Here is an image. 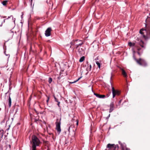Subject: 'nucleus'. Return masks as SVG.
I'll return each mask as SVG.
<instances>
[{"label":"nucleus","mask_w":150,"mask_h":150,"mask_svg":"<svg viewBox=\"0 0 150 150\" xmlns=\"http://www.w3.org/2000/svg\"><path fill=\"white\" fill-rule=\"evenodd\" d=\"M52 81V79L50 77L49 78L48 82L49 83H51Z\"/></svg>","instance_id":"393cba45"},{"label":"nucleus","mask_w":150,"mask_h":150,"mask_svg":"<svg viewBox=\"0 0 150 150\" xmlns=\"http://www.w3.org/2000/svg\"><path fill=\"white\" fill-rule=\"evenodd\" d=\"M107 148L108 149V150H118V146L117 144H108L107 145Z\"/></svg>","instance_id":"7ed1b4c3"},{"label":"nucleus","mask_w":150,"mask_h":150,"mask_svg":"<svg viewBox=\"0 0 150 150\" xmlns=\"http://www.w3.org/2000/svg\"><path fill=\"white\" fill-rule=\"evenodd\" d=\"M57 78L59 80L60 79V76H58L57 77Z\"/></svg>","instance_id":"e433bc0d"},{"label":"nucleus","mask_w":150,"mask_h":150,"mask_svg":"<svg viewBox=\"0 0 150 150\" xmlns=\"http://www.w3.org/2000/svg\"><path fill=\"white\" fill-rule=\"evenodd\" d=\"M31 6L32 7V0H31Z\"/></svg>","instance_id":"4c0bfd02"},{"label":"nucleus","mask_w":150,"mask_h":150,"mask_svg":"<svg viewBox=\"0 0 150 150\" xmlns=\"http://www.w3.org/2000/svg\"><path fill=\"white\" fill-rule=\"evenodd\" d=\"M127 150H128V149H126Z\"/></svg>","instance_id":"864d4df0"},{"label":"nucleus","mask_w":150,"mask_h":150,"mask_svg":"<svg viewBox=\"0 0 150 150\" xmlns=\"http://www.w3.org/2000/svg\"><path fill=\"white\" fill-rule=\"evenodd\" d=\"M11 119H12V120H13V118H11Z\"/></svg>","instance_id":"8fccbe9b"},{"label":"nucleus","mask_w":150,"mask_h":150,"mask_svg":"<svg viewBox=\"0 0 150 150\" xmlns=\"http://www.w3.org/2000/svg\"><path fill=\"white\" fill-rule=\"evenodd\" d=\"M88 66L87 67L86 69V70L88 72L91 70V66L90 64L89 65L88 64Z\"/></svg>","instance_id":"ddd939ff"},{"label":"nucleus","mask_w":150,"mask_h":150,"mask_svg":"<svg viewBox=\"0 0 150 150\" xmlns=\"http://www.w3.org/2000/svg\"><path fill=\"white\" fill-rule=\"evenodd\" d=\"M10 36L11 35V36H12L13 34V32L11 30L10 31Z\"/></svg>","instance_id":"bb28decb"},{"label":"nucleus","mask_w":150,"mask_h":150,"mask_svg":"<svg viewBox=\"0 0 150 150\" xmlns=\"http://www.w3.org/2000/svg\"><path fill=\"white\" fill-rule=\"evenodd\" d=\"M111 94V92H110L109 94H107L106 95V97H108Z\"/></svg>","instance_id":"c756f323"},{"label":"nucleus","mask_w":150,"mask_h":150,"mask_svg":"<svg viewBox=\"0 0 150 150\" xmlns=\"http://www.w3.org/2000/svg\"><path fill=\"white\" fill-rule=\"evenodd\" d=\"M112 97L114 98L115 96L117 95H119L120 94V92L118 90H115L113 87H112Z\"/></svg>","instance_id":"0eeeda50"},{"label":"nucleus","mask_w":150,"mask_h":150,"mask_svg":"<svg viewBox=\"0 0 150 150\" xmlns=\"http://www.w3.org/2000/svg\"><path fill=\"white\" fill-rule=\"evenodd\" d=\"M52 30L51 28L49 27L48 28L45 30V34L46 37H48L50 35V32Z\"/></svg>","instance_id":"1a4fd4ad"},{"label":"nucleus","mask_w":150,"mask_h":150,"mask_svg":"<svg viewBox=\"0 0 150 150\" xmlns=\"http://www.w3.org/2000/svg\"><path fill=\"white\" fill-rule=\"evenodd\" d=\"M127 150H128V149H126Z\"/></svg>","instance_id":"603ef678"},{"label":"nucleus","mask_w":150,"mask_h":150,"mask_svg":"<svg viewBox=\"0 0 150 150\" xmlns=\"http://www.w3.org/2000/svg\"><path fill=\"white\" fill-rule=\"evenodd\" d=\"M122 101V100H120L118 102L117 104L116 105V108H119L120 107V104Z\"/></svg>","instance_id":"4468645a"},{"label":"nucleus","mask_w":150,"mask_h":150,"mask_svg":"<svg viewBox=\"0 0 150 150\" xmlns=\"http://www.w3.org/2000/svg\"><path fill=\"white\" fill-rule=\"evenodd\" d=\"M74 134H75V132H74Z\"/></svg>","instance_id":"4d7b16f0"},{"label":"nucleus","mask_w":150,"mask_h":150,"mask_svg":"<svg viewBox=\"0 0 150 150\" xmlns=\"http://www.w3.org/2000/svg\"><path fill=\"white\" fill-rule=\"evenodd\" d=\"M147 18H150V17H147Z\"/></svg>","instance_id":"5fc2aeb1"},{"label":"nucleus","mask_w":150,"mask_h":150,"mask_svg":"<svg viewBox=\"0 0 150 150\" xmlns=\"http://www.w3.org/2000/svg\"><path fill=\"white\" fill-rule=\"evenodd\" d=\"M110 114H109L108 116L107 117H106V119H108L109 118V117H110Z\"/></svg>","instance_id":"473e14b6"},{"label":"nucleus","mask_w":150,"mask_h":150,"mask_svg":"<svg viewBox=\"0 0 150 150\" xmlns=\"http://www.w3.org/2000/svg\"><path fill=\"white\" fill-rule=\"evenodd\" d=\"M10 86L11 85V81H10Z\"/></svg>","instance_id":"c03bdc74"},{"label":"nucleus","mask_w":150,"mask_h":150,"mask_svg":"<svg viewBox=\"0 0 150 150\" xmlns=\"http://www.w3.org/2000/svg\"><path fill=\"white\" fill-rule=\"evenodd\" d=\"M78 53L80 56H81L84 53L83 50L82 48H79L78 50Z\"/></svg>","instance_id":"9b49d317"},{"label":"nucleus","mask_w":150,"mask_h":150,"mask_svg":"<svg viewBox=\"0 0 150 150\" xmlns=\"http://www.w3.org/2000/svg\"><path fill=\"white\" fill-rule=\"evenodd\" d=\"M121 70L122 71V74L125 77H127V74L125 70L122 68H121Z\"/></svg>","instance_id":"f8f14e48"},{"label":"nucleus","mask_w":150,"mask_h":150,"mask_svg":"<svg viewBox=\"0 0 150 150\" xmlns=\"http://www.w3.org/2000/svg\"><path fill=\"white\" fill-rule=\"evenodd\" d=\"M9 129V127L8 129H6V131H8V129Z\"/></svg>","instance_id":"a19ab883"},{"label":"nucleus","mask_w":150,"mask_h":150,"mask_svg":"<svg viewBox=\"0 0 150 150\" xmlns=\"http://www.w3.org/2000/svg\"><path fill=\"white\" fill-rule=\"evenodd\" d=\"M114 103L113 102H112L110 103V107H113L114 108Z\"/></svg>","instance_id":"a211bd4d"},{"label":"nucleus","mask_w":150,"mask_h":150,"mask_svg":"<svg viewBox=\"0 0 150 150\" xmlns=\"http://www.w3.org/2000/svg\"><path fill=\"white\" fill-rule=\"evenodd\" d=\"M35 111L36 112H37H37L36 110L35 109Z\"/></svg>","instance_id":"37998d69"},{"label":"nucleus","mask_w":150,"mask_h":150,"mask_svg":"<svg viewBox=\"0 0 150 150\" xmlns=\"http://www.w3.org/2000/svg\"><path fill=\"white\" fill-rule=\"evenodd\" d=\"M8 18H9V16H8Z\"/></svg>","instance_id":"6e6d98bb"},{"label":"nucleus","mask_w":150,"mask_h":150,"mask_svg":"<svg viewBox=\"0 0 150 150\" xmlns=\"http://www.w3.org/2000/svg\"><path fill=\"white\" fill-rule=\"evenodd\" d=\"M22 15L21 16V18H23V12L22 13Z\"/></svg>","instance_id":"72a5a7b5"},{"label":"nucleus","mask_w":150,"mask_h":150,"mask_svg":"<svg viewBox=\"0 0 150 150\" xmlns=\"http://www.w3.org/2000/svg\"><path fill=\"white\" fill-rule=\"evenodd\" d=\"M137 62L142 66L145 67L147 65V63L145 61L141 58L139 59V60H137Z\"/></svg>","instance_id":"423d86ee"},{"label":"nucleus","mask_w":150,"mask_h":150,"mask_svg":"<svg viewBox=\"0 0 150 150\" xmlns=\"http://www.w3.org/2000/svg\"><path fill=\"white\" fill-rule=\"evenodd\" d=\"M11 98H10V107L11 106Z\"/></svg>","instance_id":"f704fd0d"},{"label":"nucleus","mask_w":150,"mask_h":150,"mask_svg":"<svg viewBox=\"0 0 150 150\" xmlns=\"http://www.w3.org/2000/svg\"><path fill=\"white\" fill-rule=\"evenodd\" d=\"M9 90L5 95V99L7 101H8V105L9 106Z\"/></svg>","instance_id":"6e6552de"},{"label":"nucleus","mask_w":150,"mask_h":150,"mask_svg":"<svg viewBox=\"0 0 150 150\" xmlns=\"http://www.w3.org/2000/svg\"><path fill=\"white\" fill-rule=\"evenodd\" d=\"M32 150H36V147L39 146L40 143V141L38 138L35 135H33L32 138Z\"/></svg>","instance_id":"f03ea898"},{"label":"nucleus","mask_w":150,"mask_h":150,"mask_svg":"<svg viewBox=\"0 0 150 150\" xmlns=\"http://www.w3.org/2000/svg\"><path fill=\"white\" fill-rule=\"evenodd\" d=\"M114 108L110 107V108L109 109V113H111V112H112L113 111V110H114Z\"/></svg>","instance_id":"5701e85b"},{"label":"nucleus","mask_w":150,"mask_h":150,"mask_svg":"<svg viewBox=\"0 0 150 150\" xmlns=\"http://www.w3.org/2000/svg\"><path fill=\"white\" fill-rule=\"evenodd\" d=\"M128 45L130 46V47H132V46H134L135 45V43H132V42H129L128 43Z\"/></svg>","instance_id":"2eb2a0df"},{"label":"nucleus","mask_w":150,"mask_h":150,"mask_svg":"<svg viewBox=\"0 0 150 150\" xmlns=\"http://www.w3.org/2000/svg\"><path fill=\"white\" fill-rule=\"evenodd\" d=\"M33 6H34V4H33V6L32 7V8H33Z\"/></svg>","instance_id":"09e8293b"},{"label":"nucleus","mask_w":150,"mask_h":150,"mask_svg":"<svg viewBox=\"0 0 150 150\" xmlns=\"http://www.w3.org/2000/svg\"><path fill=\"white\" fill-rule=\"evenodd\" d=\"M137 53L139 55H140V54L139 52H138Z\"/></svg>","instance_id":"ea45409f"},{"label":"nucleus","mask_w":150,"mask_h":150,"mask_svg":"<svg viewBox=\"0 0 150 150\" xmlns=\"http://www.w3.org/2000/svg\"><path fill=\"white\" fill-rule=\"evenodd\" d=\"M8 18H7L6 19H5V20H8ZM5 20H4V21Z\"/></svg>","instance_id":"de8ad7c7"},{"label":"nucleus","mask_w":150,"mask_h":150,"mask_svg":"<svg viewBox=\"0 0 150 150\" xmlns=\"http://www.w3.org/2000/svg\"><path fill=\"white\" fill-rule=\"evenodd\" d=\"M3 135V130H0V137H2Z\"/></svg>","instance_id":"aec40b11"},{"label":"nucleus","mask_w":150,"mask_h":150,"mask_svg":"<svg viewBox=\"0 0 150 150\" xmlns=\"http://www.w3.org/2000/svg\"><path fill=\"white\" fill-rule=\"evenodd\" d=\"M85 57L84 56H83L81 57L79 60V61L80 62H82L83 61Z\"/></svg>","instance_id":"f3484780"},{"label":"nucleus","mask_w":150,"mask_h":150,"mask_svg":"<svg viewBox=\"0 0 150 150\" xmlns=\"http://www.w3.org/2000/svg\"><path fill=\"white\" fill-rule=\"evenodd\" d=\"M119 144H120L121 146H122V144L121 142L120 141H119Z\"/></svg>","instance_id":"7c9ffc66"},{"label":"nucleus","mask_w":150,"mask_h":150,"mask_svg":"<svg viewBox=\"0 0 150 150\" xmlns=\"http://www.w3.org/2000/svg\"><path fill=\"white\" fill-rule=\"evenodd\" d=\"M133 57L134 59L136 61V62H137V60H138V59H136V58H135V56L134 55V54L133 55Z\"/></svg>","instance_id":"c85d7f7f"},{"label":"nucleus","mask_w":150,"mask_h":150,"mask_svg":"<svg viewBox=\"0 0 150 150\" xmlns=\"http://www.w3.org/2000/svg\"><path fill=\"white\" fill-rule=\"evenodd\" d=\"M71 45H75L76 46V48L77 49L79 45L81 46L83 44V42L81 40H76L73 43L72 42H70Z\"/></svg>","instance_id":"39448f33"},{"label":"nucleus","mask_w":150,"mask_h":150,"mask_svg":"<svg viewBox=\"0 0 150 150\" xmlns=\"http://www.w3.org/2000/svg\"><path fill=\"white\" fill-rule=\"evenodd\" d=\"M141 48H138V51H139L141 50Z\"/></svg>","instance_id":"58836bf2"},{"label":"nucleus","mask_w":150,"mask_h":150,"mask_svg":"<svg viewBox=\"0 0 150 150\" xmlns=\"http://www.w3.org/2000/svg\"><path fill=\"white\" fill-rule=\"evenodd\" d=\"M49 97H48V99H47V102H48V101H49Z\"/></svg>","instance_id":"c9c22d12"},{"label":"nucleus","mask_w":150,"mask_h":150,"mask_svg":"<svg viewBox=\"0 0 150 150\" xmlns=\"http://www.w3.org/2000/svg\"><path fill=\"white\" fill-rule=\"evenodd\" d=\"M7 1H3L2 3L3 5L5 6L6 4Z\"/></svg>","instance_id":"b1692460"},{"label":"nucleus","mask_w":150,"mask_h":150,"mask_svg":"<svg viewBox=\"0 0 150 150\" xmlns=\"http://www.w3.org/2000/svg\"><path fill=\"white\" fill-rule=\"evenodd\" d=\"M94 94L97 97L102 98H104L105 97V96L104 95H100L98 93H94Z\"/></svg>","instance_id":"9d476101"},{"label":"nucleus","mask_w":150,"mask_h":150,"mask_svg":"<svg viewBox=\"0 0 150 150\" xmlns=\"http://www.w3.org/2000/svg\"><path fill=\"white\" fill-rule=\"evenodd\" d=\"M105 150H107L106 149H105Z\"/></svg>","instance_id":"13d9d810"},{"label":"nucleus","mask_w":150,"mask_h":150,"mask_svg":"<svg viewBox=\"0 0 150 150\" xmlns=\"http://www.w3.org/2000/svg\"><path fill=\"white\" fill-rule=\"evenodd\" d=\"M61 119L60 118L59 120L58 119L57 120V122H56V129L57 130L58 133L59 134L61 131V129L60 127L61 125Z\"/></svg>","instance_id":"20e7f679"},{"label":"nucleus","mask_w":150,"mask_h":150,"mask_svg":"<svg viewBox=\"0 0 150 150\" xmlns=\"http://www.w3.org/2000/svg\"><path fill=\"white\" fill-rule=\"evenodd\" d=\"M82 76H81V77H80L76 81H74L72 82H70V83H74L75 82H76L78 81L79 80H80L82 78Z\"/></svg>","instance_id":"4be33fe9"},{"label":"nucleus","mask_w":150,"mask_h":150,"mask_svg":"<svg viewBox=\"0 0 150 150\" xmlns=\"http://www.w3.org/2000/svg\"><path fill=\"white\" fill-rule=\"evenodd\" d=\"M110 84H111V85H112V84H111V82H110Z\"/></svg>","instance_id":"3c124183"},{"label":"nucleus","mask_w":150,"mask_h":150,"mask_svg":"<svg viewBox=\"0 0 150 150\" xmlns=\"http://www.w3.org/2000/svg\"><path fill=\"white\" fill-rule=\"evenodd\" d=\"M54 97L55 99V101L57 102H58V100L57 98L55 97V96H54Z\"/></svg>","instance_id":"a878e982"},{"label":"nucleus","mask_w":150,"mask_h":150,"mask_svg":"<svg viewBox=\"0 0 150 150\" xmlns=\"http://www.w3.org/2000/svg\"><path fill=\"white\" fill-rule=\"evenodd\" d=\"M145 29H141L139 33L142 35H143V37L145 40H147L150 38V25L146 27V25L145 24Z\"/></svg>","instance_id":"f257e3e1"},{"label":"nucleus","mask_w":150,"mask_h":150,"mask_svg":"<svg viewBox=\"0 0 150 150\" xmlns=\"http://www.w3.org/2000/svg\"><path fill=\"white\" fill-rule=\"evenodd\" d=\"M143 44H144V42H143L142 41V40H140V43H139V44H140V46H141V47L142 48H144V46L143 45Z\"/></svg>","instance_id":"dca6fc26"},{"label":"nucleus","mask_w":150,"mask_h":150,"mask_svg":"<svg viewBox=\"0 0 150 150\" xmlns=\"http://www.w3.org/2000/svg\"><path fill=\"white\" fill-rule=\"evenodd\" d=\"M57 102L58 103L57 105L59 107H60L59 104L60 103V102L58 101V102Z\"/></svg>","instance_id":"2f4dec72"},{"label":"nucleus","mask_w":150,"mask_h":150,"mask_svg":"<svg viewBox=\"0 0 150 150\" xmlns=\"http://www.w3.org/2000/svg\"><path fill=\"white\" fill-rule=\"evenodd\" d=\"M111 78H112V76H111V77H110V80H111Z\"/></svg>","instance_id":"a18cd8bd"},{"label":"nucleus","mask_w":150,"mask_h":150,"mask_svg":"<svg viewBox=\"0 0 150 150\" xmlns=\"http://www.w3.org/2000/svg\"><path fill=\"white\" fill-rule=\"evenodd\" d=\"M96 64L97 65V66H98L99 68L100 69V62L98 61H96Z\"/></svg>","instance_id":"412c9836"},{"label":"nucleus","mask_w":150,"mask_h":150,"mask_svg":"<svg viewBox=\"0 0 150 150\" xmlns=\"http://www.w3.org/2000/svg\"><path fill=\"white\" fill-rule=\"evenodd\" d=\"M5 54H6V56H7V55H7V54H6V53H5Z\"/></svg>","instance_id":"49530a36"},{"label":"nucleus","mask_w":150,"mask_h":150,"mask_svg":"<svg viewBox=\"0 0 150 150\" xmlns=\"http://www.w3.org/2000/svg\"><path fill=\"white\" fill-rule=\"evenodd\" d=\"M78 121L76 122V125H78Z\"/></svg>","instance_id":"79ce46f5"},{"label":"nucleus","mask_w":150,"mask_h":150,"mask_svg":"<svg viewBox=\"0 0 150 150\" xmlns=\"http://www.w3.org/2000/svg\"><path fill=\"white\" fill-rule=\"evenodd\" d=\"M12 18V20L14 24H15V21L16 20V18H13V17L12 16H10V18Z\"/></svg>","instance_id":"6ab92c4d"},{"label":"nucleus","mask_w":150,"mask_h":150,"mask_svg":"<svg viewBox=\"0 0 150 150\" xmlns=\"http://www.w3.org/2000/svg\"><path fill=\"white\" fill-rule=\"evenodd\" d=\"M71 127V125L70 126H68V132L69 133L70 132V127Z\"/></svg>","instance_id":"cd10ccee"}]
</instances>
